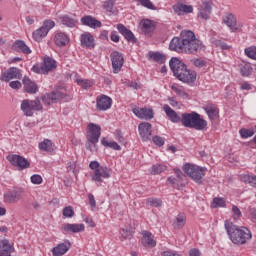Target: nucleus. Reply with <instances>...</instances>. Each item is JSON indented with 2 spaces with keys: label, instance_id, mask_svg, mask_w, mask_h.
Here are the masks:
<instances>
[{
  "label": "nucleus",
  "instance_id": "obj_60",
  "mask_svg": "<svg viewBox=\"0 0 256 256\" xmlns=\"http://www.w3.org/2000/svg\"><path fill=\"white\" fill-rule=\"evenodd\" d=\"M9 87H11V89H21V83L18 80L12 81L9 83Z\"/></svg>",
  "mask_w": 256,
  "mask_h": 256
},
{
  "label": "nucleus",
  "instance_id": "obj_11",
  "mask_svg": "<svg viewBox=\"0 0 256 256\" xmlns=\"http://www.w3.org/2000/svg\"><path fill=\"white\" fill-rule=\"evenodd\" d=\"M109 177H111V169L107 168V166H100L94 171L92 180L95 181L97 187H101L103 179H109Z\"/></svg>",
  "mask_w": 256,
  "mask_h": 256
},
{
  "label": "nucleus",
  "instance_id": "obj_54",
  "mask_svg": "<svg viewBox=\"0 0 256 256\" xmlns=\"http://www.w3.org/2000/svg\"><path fill=\"white\" fill-rule=\"evenodd\" d=\"M143 7H146L147 9H155V5L151 2V0H137Z\"/></svg>",
  "mask_w": 256,
  "mask_h": 256
},
{
  "label": "nucleus",
  "instance_id": "obj_35",
  "mask_svg": "<svg viewBox=\"0 0 256 256\" xmlns=\"http://www.w3.org/2000/svg\"><path fill=\"white\" fill-rule=\"evenodd\" d=\"M187 222V216L181 213L176 216V221L174 222L175 229H183L185 227V223Z\"/></svg>",
  "mask_w": 256,
  "mask_h": 256
},
{
  "label": "nucleus",
  "instance_id": "obj_13",
  "mask_svg": "<svg viewBox=\"0 0 256 256\" xmlns=\"http://www.w3.org/2000/svg\"><path fill=\"white\" fill-rule=\"evenodd\" d=\"M110 59L112 63L113 73H119L123 68V63H125L123 54L121 52L114 51L110 54Z\"/></svg>",
  "mask_w": 256,
  "mask_h": 256
},
{
  "label": "nucleus",
  "instance_id": "obj_28",
  "mask_svg": "<svg viewBox=\"0 0 256 256\" xmlns=\"http://www.w3.org/2000/svg\"><path fill=\"white\" fill-rule=\"evenodd\" d=\"M63 231L65 233H81V231H85L84 224H64Z\"/></svg>",
  "mask_w": 256,
  "mask_h": 256
},
{
  "label": "nucleus",
  "instance_id": "obj_58",
  "mask_svg": "<svg viewBox=\"0 0 256 256\" xmlns=\"http://www.w3.org/2000/svg\"><path fill=\"white\" fill-rule=\"evenodd\" d=\"M88 199H89V205L95 209L97 207V202L95 201V196H93V194H89L88 195Z\"/></svg>",
  "mask_w": 256,
  "mask_h": 256
},
{
  "label": "nucleus",
  "instance_id": "obj_55",
  "mask_svg": "<svg viewBox=\"0 0 256 256\" xmlns=\"http://www.w3.org/2000/svg\"><path fill=\"white\" fill-rule=\"evenodd\" d=\"M153 143H155L158 147H163L165 145V140L160 136H154Z\"/></svg>",
  "mask_w": 256,
  "mask_h": 256
},
{
  "label": "nucleus",
  "instance_id": "obj_64",
  "mask_svg": "<svg viewBox=\"0 0 256 256\" xmlns=\"http://www.w3.org/2000/svg\"><path fill=\"white\" fill-rule=\"evenodd\" d=\"M189 255L190 256H201V251H199V249H191L189 251Z\"/></svg>",
  "mask_w": 256,
  "mask_h": 256
},
{
  "label": "nucleus",
  "instance_id": "obj_16",
  "mask_svg": "<svg viewBox=\"0 0 256 256\" xmlns=\"http://www.w3.org/2000/svg\"><path fill=\"white\" fill-rule=\"evenodd\" d=\"M139 135L142 141H149L151 139V135L153 133L151 123L142 122L138 125Z\"/></svg>",
  "mask_w": 256,
  "mask_h": 256
},
{
  "label": "nucleus",
  "instance_id": "obj_46",
  "mask_svg": "<svg viewBox=\"0 0 256 256\" xmlns=\"http://www.w3.org/2000/svg\"><path fill=\"white\" fill-rule=\"evenodd\" d=\"M77 84L82 87V89H91L93 87V81L77 79Z\"/></svg>",
  "mask_w": 256,
  "mask_h": 256
},
{
  "label": "nucleus",
  "instance_id": "obj_43",
  "mask_svg": "<svg viewBox=\"0 0 256 256\" xmlns=\"http://www.w3.org/2000/svg\"><path fill=\"white\" fill-rule=\"evenodd\" d=\"M212 44L215 45V47L222 49V51H227V50L231 49V46L227 45V43H225L221 40H218V39L212 40Z\"/></svg>",
  "mask_w": 256,
  "mask_h": 256
},
{
  "label": "nucleus",
  "instance_id": "obj_31",
  "mask_svg": "<svg viewBox=\"0 0 256 256\" xmlns=\"http://www.w3.org/2000/svg\"><path fill=\"white\" fill-rule=\"evenodd\" d=\"M211 15V4L209 2H204L199 8V17L202 19H209Z\"/></svg>",
  "mask_w": 256,
  "mask_h": 256
},
{
  "label": "nucleus",
  "instance_id": "obj_22",
  "mask_svg": "<svg viewBox=\"0 0 256 256\" xmlns=\"http://www.w3.org/2000/svg\"><path fill=\"white\" fill-rule=\"evenodd\" d=\"M44 75H49L51 71L57 69V61L51 57H45L42 63Z\"/></svg>",
  "mask_w": 256,
  "mask_h": 256
},
{
  "label": "nucleus",
  "instance_id": "obj_56",
  "mask_svg": "<svg viewBox=\"0 0 256 256\" xmlns=\"http://www.w3.org/2000/svg\"><path fill=\"white\" fill-rule=\"evenodd\" d=\"M32 71L34 73H38V75H45V72L43 71V65L39 66V65H34L32 67Z\"/></svg>",
  "mask_w": 256,
  "mask_h": 256
},
{
  "label": "nucleus",
  "instance_id": "obj_50",
  "mask_svg": "<svg viewBox=\"0 0 256 256\" xmlns=\"http://www.w3.org/2000/svg\"><path fill=\"white\" fill-rule=\"evenodd\" d=\"M212 207L216 209V207H225V199L223 198H214Z\"/></svg>",
  "mask_w": 256,
  "mask_h": 256
},
{
  "label": "nucleus",
  "instance_id": "obj_24",
  "mask_svg": "<svg viewBox=\"0 0 256 256\" xmlns=\"http://www.w3.org/2000/svg\"><path fill=\"white\" fill-rule=\"evenodd\" d=\"M163 110L172 123H181L182 122V117L179 116V114H177V112L175 110H173L171 107H169L168 104H165L163 106Z\"/></svg>",
  "mask_w": 256,
  "mask_h": 256
},
{
  "label": "nucleus",
  "instance_id": "obj_1",
  "mask_svg": "<svg viewBox=\"0 0 256 256\" xmlns=\"http://www.w3.org/2000/svg\"><path fill=\"white\" fill-rule=\"evenodd\" d=\"M170 51L177 53H186L188 55H197L205 51V44L195 36L191 30H183L179 37H174L169 45Z\"/></svg>",
  "mask_w": 256,
  "mask_h": 256
},
{
  "label": "nucleus",
  "instance_id": "obj_20",
  "mask_svg": "<svg viewBox=\"0 0 256 256\" xmlns=\"http://www.w3.org/2000/svg\"><path fill=\"white\" fill-rule=\"evenodd\" d=\"M118 32L120 35L126 39L129 43H137V38L135 37V34L131 30H129L125 25L118 24L117 25Z\"/></svg>",
  "mask_w": 256,
  "mask_h": 256
},
{
  "label": "nucleus",
  "instance_id": "obj_40",
  "mask_svg": "<svg viewBox=\"0 0 256 256\" xmlns=\"http://www.w3.org/2000/svg\"><path fill=\"white\" fill-rule=\"evenodd\" d=\"M239 134H240V137H242V139H249V137H253V135H255V130L253 128L251 129L241 128L239 130Z\"/></svg>",
  "mask_w": 256,
  "mask_h": 256
},
{
  "label": "nucleus",
  "instance_id": "obj_14",
  "mask_svg": "<svg viewBox=\"0 0 256 256\" xmlns=\"http://www.w3.org/2000/svg\"><path fill=\"white\" fill-rule=\"evenodd\" d=\"M23 75L21 70L17 67H11L6 72H3L0 76V81H5L9 83L11 79H21Z\"/></svg>",
  "mask_w": 256,
  "mask_h": 256
},
{
  "label": "nucleus",
  "instance_id": "obj_57",
  "mask_svg": "<svg viewBox=\"0 0 256 256\" xmlns=\"http://www.w3.org/2000/svg\"><path fill=\"white\" fill-rule=\"evenodd\" d=\"M120 234H121V237H123V239H129L131 237V232L130 230L128 229H125V228H122L120 230Z\"/></svg>",
  "mask_w": 256,
  "mask_h": 256
},
{
  "label": "nucleus",
  "instance_id": "obj_3",
  "mask_svg": "<svg viewBox=\"0 0 256 256\" xmlns=\"http://www.w3.org/2000/svg\"><path fill=\"white\" fill-rule=\"evenodd\" d=\"M170 69L174 73V76L182 83H195L197 79V73L189 70L185 63L181 62L179 58L173 57L170 62Z\"/></svg>",
  "mask_w": 256,
  "mask_h": 256
},
{
  "label": "nucleus",
  "instance_id": "obj_61",
  "mask_svg": "<svg viewBox=\"0 0 256 256\" xmlns=\"http://www.w3.org/2000/svg\"><path fill=\"white\" fill-rule=\"evenodd\" d=\"M168 102L171 105V107L179 106V102L175 99V97H168Z\"/></svg>",
  "mask_w": 256,
  "mask_h": 256
},
{
  "label": "nucleus",
  "instance_id": "obj_10",
  "mask_svg": "<svg viewBox=\"0 0 256 256\" xmlns=\"http://www.w3.org/2000/svg\"><path fill=\"white\" fill-rule=\"evenodd\" d=\"M223 23L229 27L232 33H240L243 30V24L237 22V18L232 13H228L223 17Z\"/></svg>",
  "mask_w": 256,
  "mask_h": 256
},
{
  "label": "nucleus",
  "instance_id": "obj_53",
  "mask_svg": "<svg viewBox=\"0 0 256 256\" xmlns=\"http://www.w3.org/2000/svg\"><path fill=\"white\" fill-rule=\"evenodd\" d=\"M232 213H233V218L236 220L242 217L241 210L239 209V207L235 205L232 206Z\"/></svg>",
  "mask_w": 256,
  "mask_h": 256
},
{
  "label": "nucleus",
  "instance_id": "obj_38",
  "mask_svg": "<svg viewBox=\"0 0 256 256\" xmlns=\"http://www.w3.org/2000/svg\"><path fill=\"white\" fill-rule=\"evenodd\" d=\"M163 171H167V166L163 164H155L150 168V173L152 175H161Z\"/></svg>",
  "mask_w": 256,
  "mask_h": 256
},
{
  "label": "nucleus",
  "instance_id": "obj_52",
  "mask_svg": "<svg viewBox=\"0 0 256 256\" xmlns=\"http://www.w3.org/2000/svg\"><path fill=\"white\" fill-rule=\"evenodd\" d=\"M192 62L194 66L198 67V69H201V67H205L207 65V62L202 58H196L192 60Z\"/></svg>",
  "mask_w": 256,
  "mask_h": 256
},
{
  "label": "nucleus",
  "instance_id": "obj_4",
  "mask_svg": "<svg viewBox=\"0 0 256 256\" xmlns=\"http://www.w3.org/2000/svg\"><path fill=\"white\" fill-rule=\"evenodd\" d=\"M182 125L188 129H196V131H205L207 129V121L201 118L197 112L183 113Z\"/></svg>",
  "mask_w": 256,
  "mask_h": 256
},
{
  "label": "nucleus",
  "instance_id": "obj_59",
  "mask_svg": "<svg viewBox=\"0 0 256 256\" xmlns=\"http://www.w3.org/2000/svg\"><path fill=\"white\" fill-rule=\"evenodd\" d=\"M110 39L111 41H113L114 43H119V34H117V31H112L111 35H110Z\"/></svg>",
  "mask_w": 256,
  "mask_h": 256
},
{
  "label": "nucleus",
  "instance_id": "obj_9",
  "mask_svg": "<svg viewBox=\"0 0 256 256\" xmlns=\"http://www.w3.org/2000/svg\"><path fill=\"white\" fill-rule=\"evenodd\" d=\"M68 98L69 96H67V94L57 90L42 96V102L44 103V105L49 106V105H53V103H57V101H59L60 99L67 100Z\"/></svg>",
  "mask_w": 256,
  "mask_h": 256
},
{
  "label": "nucleus",
  "instance_id": "obj_21",
  "mask_svg": "<svg viewBox=\"0 0 256 256\" xmlns=\"http://www.w3.org/2000/svg\"><path fill=\"white\" fill-rule=\"evenodd\" d=\"M22 81L26 93H29L30 95H35V93L39 91V86H37V84L32 81L31 78L25 76Z\"/></svg>",
  "mask_w": 256,
  "mask_h": 256
},
{
  "label": "nucleus",
  "instance_id": "obj_36",
  "mask_svg": "<svg viewBox=\"0 0 256 256\" xmlns=\"http://www.w3.org/2000/svg\"><path fill=\"white\" fill-rule=\"evenodd\" d=\"M140 27H141L143 33H151V31H153V29H155L153 22L149 19L142 20L140 22Z\"/></svg>",
  "mask_w": 256,
  "mask_h": 256
},
{
  "label": "nucleus",
  "instance_id": "obj_33",
  "mask_svg": "<svg viewBox=\"0 0 256 256\" xmlns=\"http://www.w3.org/2000/svg\"><path fill=\"white\" fill-rule=\"evenodd\" d=\"M40 151H46L47 153H53L55 151V145L49 139H45L43 142L39 143Z\"/></svg>",
  "mask_w": 256,
  "mask_h": 256
},
{
  "label": "nucleus",
  "instance_id": "obj_42",
  "mask_svg": "<svg viewBox=\"0 0 256 256\" xmlns=\"http://www.w3.org/2000/svg\"><path fill=\"white\" fill-rule=\"evenodd\" d=\"M172 91H175L176 95H178V97H182V99H188L189 98V94H187V92H185L183 89L177 87V85L173 84L171 86Z\"/></svg>",
  "mask_w": 256,
  "mask_h": 256
},
{
  "label": "nucleus",
  "instance_id": "obj_26",
  "mask_svg": "<svg viewBox=\"0 0 256 256\" xmlns=\"http://www.w3.org/2000/svg\"><path fill=\"white\" fill-rule=\"evenodd\" d=\"M80 43L82 47L86 49H94L95 48V38L91 34H82L80 37Z\"/></svg>",
  "mask_w": 256,
  "mask_h": 256
},
{
  "label": "nucleus",
  "instance_id": "obj_30",
  "mask_svg": "<svg viewBox=\"0 0 256 256\" xmlns=\"http://www.w3.org/2000/svg\"><path fill=\"white\" fill-rule=\"evenodd\" d=\"M54 42L57 47H65L69 44V36L63 32H59L54 37Z\"/></svg>",
  "mask_w": 256,
  "mask_h": 256
},
{
  "label": "nucleus",
  "instance_id": "obj_7",
  "mask_svg": "<svg viewBox=\"0 0 256 256\" xmlns=\"http://www.w3.org/2000/svg\"><path fill=\"white\" fill-rule=\"evenodd\" d=\"M20 109L26 117H33L34 111H41L43 105H41L39 98L34 100L25 99L21 102Z\"/></svg>",
  "mask_w": 256,
  "mask_h": 256
},
{
  "label": "nucleus",
  "instance_id": "obj_62",
  "mask_svg": "<svg viewBox=\"0 0 256 256\" xmlns=\"http://www.w3.org/2000/svg\"><path fill=\"white\" fill-rule=\"evenodd\" d=\"M90 169L97 171V169H99L101 166L99 165V163L97 161H92L89 164Z\"/></svg>",
  "mask_w": 256,
  "mask_h": 256
},
{
  "label": "nucleus",
  "instance_id": "obj_51",
  "mask_svg": "<svg viewBox=\"0 0 256 256\" xmlns=\"http://www.w3.org/2000/svg\"><path fill=\"white\" fill-rule=\"evenodd\" d=\"M30 179L33 185H41L43 183V178L39 174L32 175Z\"/></svg>",
  "mask_w": 256,
  "mask_h": 256
},
{
  "label": "nucleus",
  "instance_id": "obj_44",
  "mask_svg": "<svg viewBox=\"0 0 256 256\" xmlns=\"http://www.w3.org/2000/svg\"><path fill=\"white\" fill-rule=\"evenodd\" d=\"M244 53L249 59H254L256 61V47L250 46L248 48H245Z\"/></svg>",
  "mask_w": 256,
  "mask_h": 256
},
{
  "label": "nucleus",
  "instance_id": "obj_17",
  "mask_svg": "<svg viewBox=\"0 0 256 256\" xmlns=\"http://www.w3.org/2000/svg\"><path fill=\"white\" fill-rule=\"evenodd\" d=\"M23 197L21 188L14 189L4 194L5 203H17Z\"/></svg>",
  "mask_w": 256,
  "mask_h": 256
},
{
  "label": "nucleus",
  "instance_id": "obj_23",
  "mask_svg": "<svg viewBox=\"0 0 256 256\" xmlns=\"http://www.w3.org/2000/svg\"><path fill=\"white\" fill-rule=\"evenodd\" d=\"M0 256H11L15 252V247L7 239H0Z\"/></svg>",
  "mask_w": 256,
  "mask_h": 256
},
{
  "label": "nucleus",
  "instance_id": "obj_41",
  "mask_svg": "<svg viewBox=\"0 0 256 256\" xmlns=\"http://www.w3.org/2000/svg\"><path fill=\"white\" fill-rule=\"evenodd\" d=\"M61 22L62 25H66V27H75V25H77V21L69 16H62Z\"/></svg>",
  "mask_w": 256,
  "mask_h": 256
},
{
  "label": "nucleus",
  "instance_id": "obj_29",
  "mask_svg": "<svg viewBox=\"0 0 256 256\" xmlns=\"http://www.w3.org/2000/svg\"><path fill=\"white\" fill-rule=\"evenodd\" d=\"M142 235V245H144V247H156L157 242L153 239V234L151 232L143 231Z\"/></svg>",
  "mask_w": 256,
  "mask_h": 256
},
{
  "label": "nucleus",
  "instance_id": "obj_12",
  "mask_svg": "<svg viewBox=\"0 0 256 256\" xmlns=\"http://www.w3.org/2000/svg\"><path fill=\"white\" fill-rule=\"evenodd\" d=\"M7 160L11 163V165H13V167H18L21 171L31 167V163L28 162L25 157L19 156L17 154L8 155Z\"/></svg>",
  "mask_w": 256,
  "mask_h": 256
},
{
  "label": "nucleus",
  "instance_id": "obj_2",
  "mask_svg": "<svg viewBox=\"0 0 256 256\" xmlns=\"http://www.w3.org/2000/svg\"><path fill=\"white\" fill-rule=\"evenodd\" d=\"M224 227L234 245H245L253 237L251 230L245 226H237L229 221H225Z\"/></svg>",
  "mask_w": 256,
  "mask_h": 256
},
{
  "label": "nucleus",
  "instance_id": "obj_8",
  "mask_svg": "<svg viewBox=\"0 0 256 256\" xmlns=\"http://www.w3.org/2000/svg\"><path fill=\"white\" fill-rule=\"evenodd\" d=\"M53 27H55V22L53 20L44 21L43 25L33 32V39L35 41H41L43 37H47V34Z\"/></svg>",
  "mask_w": 256,
  "mask_h": 256
},
{
  "label": "nucleus",
  "instance_id": "obj_39",
  "mask_svg": "<svg viewBox=\"0 0 256 256\" xmlns=\"http://www.w3.org/2000/svg\"><path fill=\"white\" fill-rule=\"evenodd\" d=\"M176 13H193V6L187 4H179L175 8Z\"/></svg>",
  "mask_w": 256,
  "mask_h": 256
},
{
  "label": "nucleus",
  "instance_id": "obj_32",
  "mask_svg": "<svg viewBox=\"0 0 256 256\" xmlns=\"http://www.w3.org/2000/svg\"><path fill=\"white\" fill-rule=\"evenodd\" d=\"M204 110L211 121H215L219 117V110L213 104L207 105L204 107Z\"/></svg>",
  "mask_w": 256,
  "mask_h": 256
},
{
  "label": "nucleus",
  "instance_id": "obj_6",
  "mask_svg": "<svg viewBox=\"0 0 256 256\" xmlns=\"http://www.w3.org/2000/svg\"><path fill=\"white\" fill-rule=\"evenodd\" d=\"M183 171L192 181L201 185L203 183V176L207 173V168L187 163L184 165Z\"/></svg>",
  "mask_w": 256,
  "mask_h": 256
},
{
  "label": "nucleus",
  "instance_id": "obj_15",
  "mask_svg": "<svg viewBox=\"0 0 256 256\" xmlns=\"http://www.w3.org/2000/svg\"><path fill=\"white\" fill-rule=\"evenodd\" d=\"M132 113L138 117V119H145L146 121H149L155 117V113L153 112V109L151 108H139L136 107L132 109Z\"/></svg>",
  "mask_w": 256,
  "mask_h": 256
},
{
  "label": "nucleus",
  "instance_id": "obj_63",
  "mask_svg": "<svg viewBox=\"0 0 256 256\" xmlns=\"http://www.w3.org/2000/svg\"><path fill=\"white\" fill-rule=\"evenodd\" d=\"M115 135H116L117 141H119L120 143H123L124 139H123V134L121 133V130H116Z\"/></svg>",
  "mask_w": 256,
  "mask_h": 256
},
{
  "label": "nucleus",
  "instance_id": "obj_34",
  "mask_svg": "<svg viewBox=\"0 0 256 256\" xmlns=\"http://www.w3.org/2000/svg\"><path fill=\"white\" fill-rule=\"evenodd\" d=\"M148 59H151L152 61H155V63H160V65H163L167 58L161 52H149Z\"/></svg>",
  "mask_w": 256,
  "mask_h": 256
},
{
  "label": "nucleus",
  "instance_id": "obj_5",
  "mask_svg": "<svg viewBox=\"0 0 256 256\" xmlns=\"http://www.w3.org/2000/svg\"><path fill=\"white\" fill-rule=\"evenodd\" d=\"M100 137L101 126L93 123L88 124L86 135V149H88V151H97V143H99Z\"/></svg>",
  "mask_w": 256,
  "mask_h": 256
},
{
  "label": "nucleus",
  "instance_id": "obj_49",
  "mask_svg": "<svg viewBox=\"0 0 256 256\" xmlns=\"http://www.w3.org/2000/svg\"><path fill=\"white\" fill-rule=\"evenodd\" d=\"M63 217L71 218L75 215V210H73V207L67 206L63 209Z\"/></svg>",
  "mask_w": 256,
  "mask_h": 256
},
{
  "label": "nucleus",
  "instance_id": "obj_25",
  "mask_svg": "<svg viewBox=\"0 0 256 256\" xmlns=\"http://www.w3.org/2000/svg\"><path fill=\"white\" fill-rule=\"evenodd\" d=\"M12 49L17 53L21 52L25 55H31V48L23 40H16L12 45Z\"/></svg>",
  "mask_w": 256,
  "mask_h": 256
},
{
  "label": "nucleus",
  "instance_id": "obj_27",
  "mask_svg": "<svg viewBox=\"0 0 256 256\" xmlns=\"http://www.w3.org/2000/svg\"><path fill=\"white\" fill-rule=\"evenodd\" d=\"M82 25L91 27L92 29H99L101 27V21L93 18V16H84L81 18Z\"/></svg>",
  "mask_w": 256,
  "mask_h": 256
},
{
  "label": "nucleus",
  "instance_id": "obj_45",
  "mask_svg": "<svg viewBox=\"0 0 256 256\" xmlns=\"http://www.w3.org/2000/svg\"><path fill=\"white\" fill-rule=\"evenodd\" d=\"M146 203L150 205V207H161V205H163V201L159 198H148Z\"/></svg>",
  "mask_w": 256,
  "mask_h": 256
},
{
  "label": "nucleus",
  "instance_id": "obj_37",
  "mask_svg": "<svg viewBox=\"0 0 256 256\" xmlns=\"http://www.w3.org/2000/svg\"><path fill=\"white\" fill-rule=\"evenodd\" d=\"M243 183H248L250 187H256V175H247L244 174L240 177Z\"/></svg>",
  "mask_w": 256,
  "mask_h": 256
},
{
  "label": "nucleus",
  "instance_id": "obj_18",
  "mask_svg": "<svg viewBox=\"0 0 256 256\" xmlns=\"http://www.w3.org/2000/svg\"><path fill=\"white\" fill-rule=\"evenodd\" d=\"M111 105H113V99L107 95H101L96 100L98 111H107V109H111Z\"/></svg>",
  "mask_w": 256,
  "mask_h": 256
},
{
  "label": "nucleus",
  "instance_id": "obj_47",
  "mask_svg": "<svg viewBox=\"0 0 256 256\" xmlns=\"http://www.w3.org/2000/svg\"><path fill=\"white\" fill-rule=\"evenodd\" d=\"M240 71L243 77H249V75H251V72L253 71V68L250 64H245L240 68Z\"/></svg>",
  "mask_w": 256,
  "mask_h": 256
},
{
  "label": "nucleus",
  "instance_id": "obj_19",
  "mask_svg": "<svg viewBox=\"0 0 256 256\" xmlns=\"http://www.w3.org/2000/svg\"><path fill=\"white\" fill-rule=\"evenodd\" d=\"M69 249H71V242L69 240H65L62 243H59L57 246L52 248L53 256H63L65 255Z\"/></svg>",
  "mask_w": 256,
  "mask_h": 256
},
{
  "label": "nucleus",
  "instance_id": "obj_48",
  "mask_svg": "<svg viewBox=\"0 0 256 256\" xmlns=\"http://www.w3.org/2000/svg\"><path fill=\"white\" fill-rule=\"evenodd\" d=\"M113 7H115V1L107 0L103 4V9L107 11V13H113Z\"/></svg>",
  "mask_w": 256,
  "mask_h": 256
}]
</instances>
